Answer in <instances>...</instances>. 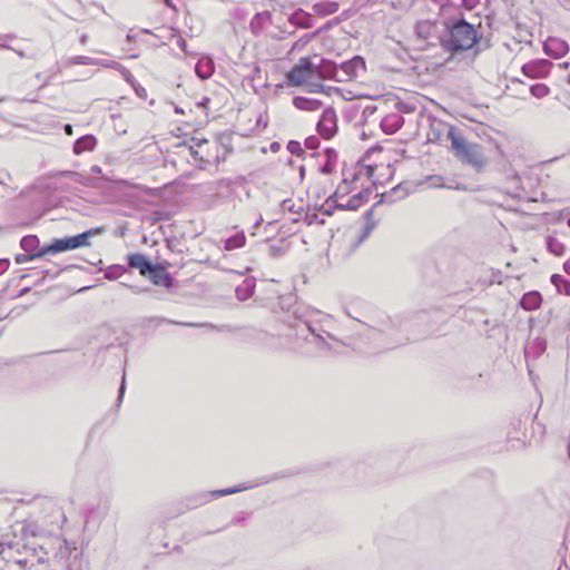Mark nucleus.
<instances>
[{
    "label": "nucleus",
    "mask_w": 570,
    "mask_h": 570,
    "mask_svg": "<svg viewBox=\"0 0 570 570\" xmlns=\"http://www.w3.org/2000/svg\"><path fill=\"white\" fill-rule=\"evenodd\" d=\"M287 148L292 154H296V155H299V153L302 151V147H301L299 142H296V141H291L288 144Z\"/></svg>",
    "instance_id": "nucleus-29"
},
{
    "label": "nucleus",
    "mask_w": 570,
    "mask_h": 570,
    "mask_svg": "<svg viewBox=\"0 0 570 570\" xmlns=\"http://www.w3.org/2000/svg\"><path fill=\"white\" fill-rule=\"evenodd\" d=\"M315 71L317 73V83H321L324 79H333L338 81V66L334 65L332 61H322L320 66H315Z\"/></svg>",
    "instance_id": "nucleus-7"
},
{
    "label": "nucleus",
    "mask_w": 570,
    "mask_h": 570,
    "mask_svg": "<svg viewBox=\"0 0 570 570\" xmlns=\"http://www.w3.org/2000/svg\"><path fill=\"white\" fill-rule=\"evenodd\" d=\"M548 91L549 90L544 85H535L531 87V94L538 98L547 96Z\"/></svg>",
    "instance_id": "nucleus-23"
},
{
    "label": "nucleus",
    "mask_w": 570,
    "mask_h": 570,
    "mask_svg": "<svg viewBox=\"0 0 570 570\" xmlns=\"http://www.w3.org/2000/svg\"><path fill=\"white\" fill-rule=\"evenodd\" d=\"M268 23H271V14L268 12H263L255 16L250 22V26L255 32H258L262 31Z\"/></svg>",
    "instance_id": "nucleus-17"
},
{
    "label": "nucleus",
    "mask_w": 570,
    "mask_h": 570,
    "mask_svg": "<svg viewBox=\"0 0 570 570\" xmlns=\"http://www.w3.org/2000/svg\"><path fill=\"white\" fill-rule=\"evenodd\" d=\"M101 232L100 228L98 229H90L85 233L75 235V236H68L60 239H55L51 244L42 247L39 252L35 254H30L28 256L29 261H32L35 258H39L45 256L46 254H57L61 252L72 250L80 247H87L90 246L89 238L91 236H95Z\"/></svg>",
    "instance_id": "nucleus-2"
},
{
    "label": "nucleus",
    "mask_w": 570,
    "mask_h": 570,
    "mask_svg": "<svg viewBox=\"0 0 570 570\" xmlns=\"http://www.w3.org/2000/svg\"><path fill=\"white\" fill-rule=\"evenodd\" d=\"M246 488H230V489H224V490H219V491H216L215 494L217 495H228V494H234V493H237L239 491H243L245 490Z\"/></svg>",
    "instance_id": "nucleus-28"
},
{
    "label": "nucleus",
    "mask_w": 570,
    "mask_h": 570,
    "mask_svg": "<svg viewBox=\"0 0 570 570\" xmlns=\"http://www.w3.org/2000/svg\"><path fill=\"white\" fill-rule=\"evenodd\" d=\"M513 181H514V189H513V193L518 195V193L522 189V187L520 186V178L519 176L514 175L513 176Z\"/></svg>",
    "instance_id": "nucleus-31"
},
{
    "label": "nucleus",
    "mask_w": 570,
    "mask_h": 570,
    "mask_svg": "<svg viewBox=\"0 0 570 570\" xmlns=\"http://www.w3.org/2000/svg\"><path fill=\"white\" fill-rule=\"evenodd\" d=\"M428 179L432 181L431 184L434 187H443L444 186L442 184V177H440V176H430Z\"/></svg>",
    "instance_id": "nucleus-30"
},
{
    "label": "nucleus",
    "mask_w": 570,
    "mask_h": 570,
    "mask_svg": "<svg viewBox=\"0 0 570 570\" xmlns=\"http://www.w3.org/2000/svg\"><path fill=\"white\" fill-rule=\"evenodd\" d=\"M91 171L95 173V174H100L101 173V168L98 165H94L91 167Z\"/></svg>",
    "instance_id": "nucleus-34"
},
{
    "label": "nucleus",
    "mask_w": 570,
    "mask_h": 570,
    "mask_svg": "<svg viewBox=\"0 0 570 570\" xmlns=\"http://www.w3.org/2000/svg\"><path fill=\"white\" fill-rule=\"evenodd\" d=\"M65 131L67 135L71 136L72 135V127L71 125H66L65 126Z\"/></svg>",
    "instance_id": "nucleus-33"
},
{
    "label": "nucleus",
    "mask_w": 570,
    "mask_h": 570,
    "mask_svg": "<svg viewBox=\"0 0 570 570\" xmlns=\"http://www.w3.org/2000/svg\"><path fill=\"white\" fill-rule=\"evenodd\" d=\"M96 146V139L92 136H83L79 138L75 146L73 151L75 154L79 155L83 151H91Z\"/></svg>",
    "instance_id": "nucleus-15"
},
{
    "label": "nucleus",
    "mask_w": 570,
    "mask_h": 570,
    "mask_svg": "<svg viewBox=\"0 0 570 570\" xmlns=\"http://www.w3.org/2000/svg\"><path fill=\"white\" fill-rule=\"evenodd\" d=\"M478 41L474 27L464 20H459L449 27L448 45L453 50H466Z\"/></svg>",
    "instance_id": "nucleus-4"
},
{
    "label": "nucleus",
    "mask_w": 570,
    "mask_h": 570,
    "mask_svg": "<svg viewBox=\"0 0 570 570\" xmlns=\"http://www.w3.org/2000/svg\"><path fill=\"white\" fill-rule=\"evenodd\" d=\"M37 242V238L33 236L23 237L21 240V246L24 250H29Z\"/></svg>",
    "instance_id": "nucleus-25"
},
{
    "label": "nucleus",
    "mask_w": 570,
    "mask_h": 570,
    "mask_svg": "<svg viewBox=\"0 0 570 570\" xmlns=\"http://www.w3.org/2000/svg\"><path fill=\"white\" fill-rule=\"evenodd\" d=\"M371 232V228H367V230L365 232L364 236L363 237H366Z\"/></svg>",
    "instance_id": "nucleus-37"
},
{
    "label": "nucleus",
    "mask_w": 570,
    "mask_h": 570,
    "mask_svg": "<svg viewBox=\"0 0 570 570\" xmlns=\"http://www.w3.org/2000/svg\"><path fill=\"white\" fill-rule=\"evenodd\" d=\"M100 66L102 67H106V68H112V69H117L119 70L121 73H122V66L119 65L118 62L114 61V60H109V61H99Z\"/></svg>",
    "instance_id": "nucleus-27"
},
{
    "label": "nucleus",
    "mask_w": 570,
    "mask_h": 570,
    "mask_svg": "<svg viewBox=\"0 0 570 570\" xmlns=\"http://www.w3.org/2000/svg\"><path fill=\"white\" fill-rule=\"evenodd\" d=\"M403 125V118L399 114H391L381 121V128L385 134H394Z\"/></svg>",
    "instance_id": "nucleus-9"
},
{
    "label": "nucleus",
    "mask_w": 570,
    "mask_h": 570,
    "mask_svg": "<svg viewBox=\"0 0 570 570\" xmlns=\"http://www.w3.org/2000/svg\"><path fill=\"white\" fill-rule=\"evenodd\" d=\"M564 269L570 275V258L564 263Z\"/></svg>",
    "instance_id": "nucleus-35"
},
{
    "label": "nucleus",
    "mask_w": 570,
    "mask_h": 570,
    "mask_svg": "<svg viewBox=\"0 0 570 570\" xmlns=\"http://www.w3.org/2000/svg\"><path fill=\"white\" fill-rule=\"evenodd\" d=\"M73 62L75 63H81V65H98L99 63L98 60H95V59L89 58V57H83V56L76 57L73 59Z\"/></svg>",
    "instance_id": "nucleus-26"
},
{
    "label": "nucleus",
    "mask_w": 570,
    "mask_h": 570,
    "mask_svg": "<svg viewBox=\"0 0 570 570\" xmlns=\"http://www.w3.org/2000/svg\"><path fill=\"white\" fill-rule=\"evenodd\" d=\"M191 142L193 145L189 147V153L193 156L195 163H199L200 165H208L218 160L216 155L217 144L215 141L194 137Z\"/></svg>",
    "instance_id": "nucleus-5"
},
{
    "label": "nucleus",
    "mask_w": 570,
    "mask_h": 570,
    "mask_svg": "<svg viewBox=\"0 0 570 570\" xmlns=\"http://www.w3.org/2000/svg\"><path fill=\"white\" fill-rule=\"evenodd\" d=\"M551 282L560 293L570 296V281L564 279L560 275H552Z\"/></svg>",
    "instance_id": "nucleus-19"
},
{
    "label": "nucleus",
    "mask_w": 570,
    "mask_h": 570,
    "mask_svg": "<svg viewBox=\"0 0 570 570\" xmlns=\"http://www.w3.org/2000/svg\"><path fill=\"white\" fill-rule=\"evenodd\" d=\"M181 49L185 50V42L183 41L180 45Z\"/></svg>",
    "instance_id": "nucleus-38"
},
{
    "label": "nucleus",
    "mask_w": 570,
    "mask_h": 570,
    "mask_svg": "<svg viewBox=\"0 0 570 570\" xmlns=\"http://www.w3.org/2000/svg\"><path fill=\"white\" fill-rule=\"evenodd\" d=\"M317 77L315 66L308 58H301L287 75L289 83L305 86L311 91H320L323 88L321 83H317Z\"/></svg>",
    "instance_id": "nucleus-3"
},
{
    "label": "nucleus",
    "mask_w": 570,
    "mask_h": 570,
    "mask_svg": "<svg viewBox=\"0 0 570 570\" xmlns=\"http://www.w3.org/2000/svg\"><path fill=\"white\" fill-rule=\"evenodd\" d=\"M128 264L132 268L139 269L142 276H146L151 268L150 262L142 254H132L128 257Z\"/></svg>",
    "instance_id": "nucleus-10"
},
{
    "label": "nucleus",
    "mask_w": 570,
    "mask_h": 570,
    "mask_svg": "<svg viewBox=\"0 0 570 570\" xmlns=\"http://www.w3.org/2000/svg\"><path fill=\"white\" fill-rule=\"evenodd\" d=\"M365 70V62L363 58L356 56L353 59L338 66V81H351L360 76Z\"/></svg>",
    "instance_id": "nucleus-6"
},
{
    "label": "nucleus",
    "mask_w": 570,
    "mask_h": 570,
    "mask_svg": "<svg viewBox=\"0 0 570 570\" xmlns=\"http://www.w3.org/2000/svg\"><path fill=\"white\" fill-rule=\"evenodd\" d=\"M62 175L71 176L78 181L79 184L86 185V186H96L95 179L81 176L80 174L76 171H63Z\"/></svg>",
    "instance_id": "nucleus-22"
},
{
    "label": "nucleus",
    "mask_w": 570,
    "mask_h": 570,
    "mask_svg": "<svg viewBox=\"0 0 570 570\" xmlns=\"http://www.w3.org/2000/svg\"><path fill=\"white\" fill-rule=\"evenodd\" d=\"M124 393H125V376H122V382H121V385L119 389V400L122 399Z\"/></svg>",
    "instance_id": "nucleus-32"
},
{
    "label": "nucleus",
    "mask_w": 570,
    "mask_h": 570,
    "mask_svg": "<svg viewBox=\"0 0 570 570\" xmlns=\"http://www.w3.org/2000/svg\"><path fill=\"white\" fill-rule=\"evenodd\" d=\"M314 9L317 13L326 16L335 13L338 10V4L336 2L318 3L314 6Z\"/></svg>",
    "instance_id": "nucleus-21"
},
{
    "label": "nucleus",
    "mask_w": 570,
    "mask_h": 570,
    "mask_svg": "<svg viewBox=\"0 0 570 570\" xmlns=\"http://www.w3.org/2000/svg\"><path fill=\"white\" fill-rule=\"evenodd\" d=\"M122 76H124L125 80L132 86V88L135 89V92L137 94L138 97L146 98L145 88L141 87L140 85L136 83L135 78L130 73L129 70H127L126 68H122Z\"/></svg>",
    "instance_id": "nucleus-18"
},
{
    "label": "nucleus",
    "mask_w": 570,
    "mask_h": 570,
    "mask_svg": "<svg viewBox=\"0 0 570 570\" xmlns=\"http://www.w3.org/2000/svg\"><path fill=\"white\" fill-rule=\"evenodd\" d=\"M544 50L547 53L562 55L567 51V46L563 41L551 38L544 42Z\"/></svg>",
    "instance_id": "nucleus-16"
},
{
    "label": "nucleus",
    "mask_w": 570,
    "mask_h": 570,
    "mask_svg": "<svg viewBox=\"0 0 570 570\" xmlns=\"http://www.w3.org/2000/svg\"><path fill=\"white\" fill-rule=\"evenodd\" d=\"M334 116L333 110H325L318 121V131L326 138H331L334 132Z\"/></svg>",
    "instance_id": "nucleus-8"
},
{
    "label": "nucleus",
    "mask_w": 570,
    "mask_h": 570,
    "mask_svg": "<svg viewBox=\"0 0 570 570\" xmlns=\"http://www.w3.org/2000/svg\"><path fill=\"white\" fill-rule=\"evenodd\" d=\"M448 137L451 139L452 149L460 161L476 169H482L487 166L488 159L480 145L466 141L456 135L452 127L448 129Z\"/></svg>",
    "instance_id": "nucleus-1"
},
{
    "label": "nucleus",
    "mask_w": 570,
    "mask_h": 570,
    "mask_svg": "<svg viewBox=\"0 0 570 570\" xmlns=\"http://www.w3.org/2000/svg\"><path fill=\"white\" fill-rule=\"evenodd\" d=\"M567 224H568V226L570 227V218L568 219Z\"/></svg>",
    "instance_id": "nucleus-40"
},
{
    "label": "nucleus",
    "mask_w": 570,
    "mask_h": 570,
    "mask_svg": "<svg viewBox=\"0 0 570 570\" xmlns=\"http://www.w3.org/2000/svg\"><path fill=\"white\" fill-rule=\"evenodd\" d=\"M195 71L200 79H208L214 73V62L210 58H202L195 67Z\"/></svg>",
    "instance_id": "nucleus-14"
},
{
    "label": "nucleus",
    "mask_w": 570,
    "mask_h": 570,
    "mask_svg": "<svg viewBox=\"0 0 570 570\" xmlns=\"http://www.w3.org/2000/svg\"><path fill=\"white\" fill-rule=\"evenodd\" d=\"M165 3H166L167 6H170V0H165Z\"/></svg>",
    "instance_id": "nucleus-39"
},
{
    "label": "nucleus",
    "mask_w": 570,
    "mask_h": 570,
    "mask_svg": "<svg viewBox=\"0 0 570 570\" xmlns=\"http://www.w3.org/2000/svg\"><path fill=\"white\" fill-rule=\"evenodd\" d=\"M549 246H550L551 250H552V252H554L556 254H558V255H560V254H561L560 252L554 250V248H553V243H550V244H549Z\"/></svg>",
    "instance_id": "nucleus-36"
},
{
    "label": "nucleus",
    "mask_w": 570,
    "mask_h": 570,
    "mask_svg": "<svg viewBox=\"0 0 570 570\" xmlns=\"http://www.w3.org/2000/svg\"><path fill=\"white\" fill-rule=\"evenodd\" d=\"M246 237L243 233H239L230 238H228L225 243V249L233 250L240 248L245 245Z\"/></svg>",
    "instance_id": "nucleus-20"
},
{
    "label": "nucleus",
    "mask_w": 570,
    "mask_h": 570,
    "mask_svg": "<svg viewBox=\"0 0 570 570\" xmlns=\"http://www.w3.org/2000/svg\"><path fill=\"white\" fill-rule=\"evenodd\" d=\"M542 297L538 292H529L525 293L521 301L520 305L525 311H535L541 306Z\"/></svg>",
    "instance_id": "nucleus-13"
},
{
    "label": "nucleus",
    "mask_w": 570,
    "mask_h": 570,
    "mask_svg": "<svg viewBox=\"0 0 570 570\" xmlns=\"http://www.w3.org/2000/svg\"><path fill=\"white\" fill-rule=\"evenodd\" d=\"M293 105L304 111H317L322 108V101L317 99L306 98V97H295L293 99Z\"/></svg>",
    "instance_id": "nucleus-11"
},
{
    "label": "nucleus",
    "mask_w": 570,
    "mask_h": 570,
    "mask_svg": "<svg viewBox=\"0 0 570 570\" xmlns=\"http://www.w3.org/2000/svg\"><path fill=\"white\" fill-rule=\"evenodd\" d=\"M431 30L432 26L429 22L419 23L416 27L417 33L424 38L429 37Z\"/></svg>",
    "instance_id": "nucleus-24"
},
{
    "label": "nucleus",
    "mask_w": 570,
    "mask_h": 570,
    "mask_svg": "<svg viewBox=\"0 0 570 570\" xmlns=\"http://www.w3.org/2000/svg\"><path fill=\"white\" fill-rule=\"evenodd\" d=\"M146 276H148L149 279L155 285H160V286H169L170 285V277L166 273V271L161 267L153 265Z\"/></svg>",
    "instance_id": "nucleus-12"
}]
</instances>
